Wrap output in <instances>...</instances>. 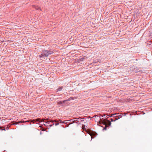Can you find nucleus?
<instances>
[{
	"mask_svg": "<svg viewBox=\"0 0 152 152\" xmlns=\"http://www.w3.org/2000/svg\"><path fill=\"white\" fill-rule=\"evenodd\" d=\"M64 102H65V101H61V102H59V103H61V104H62V103H64Z\"/></svg>",
	"mask_w": 152,
	"mask_h": 152,
	"instance_id": "nucleus-9",
	"label": "nucleus"
},
{
	"mask_svg": "<svg viewBox=\"0 0 152 152\" xmlns=\"http://www.w3.org/2000/svg\"><path fill=\"white\" fill-rule=\"evenodd\" d=\"M85 125H83L82 129H83V130H84V129H85Z\"/></svg>",
	"mask_w": 152,
	"mask_h": 152,
	"instance_id": "nucleus-8",
	"label": "nucleus"
},
{
	"mask_svg": "<svg viewBox=\"0 0 152 152\" xmlns=\"http://www.w3.org/2000/svg\"><path fill=\"white\" fill-rule=\"evenodd\" d=\"M4 130H5V129H4Z\"/></svg>",
	"mask_w": 152,
	"mask_h": 152,
	"instance_id": "nucleus-15",
	"label": "nucleus"
},
{
	"mask_svg": "<svg viewBox=\"0 0 152 152\" xmlns=\"http://www.w3.org/2000/svg\"><path fill=\"white\" fill-rule=\"evenodd\" d=\"M23 122L22 121H18V122H14L12 124L14 125V124H18L20 123H22ZM23 122H24V121Z\"/></svg>",
	"mask_w": 152,
	"mask_h": 152,
	"instance_id": "nucleus-5",
	"label": "nucleus"
},
{
	"mask_svg": "<svg viewBox=\"0 0 152 152\" xmlns=\"http://www.w3.org/2000/svg\"><path fill=\"white\" fill-rule=\"evenodd\" d=\"M52 126V125H50V126Z\"/></svg>",
	"mask_w": 152,
	"mask_h": 152,
	"instance_id": "nucleus-14",
	"label": "nucleus"
},
{
	"mask_svg": "<svg viewBox=\"0 0 152 152\" xmlns=\"http://www.w3.org/2000/svg\"><path fill=\"white\" fill-rule=\"evenodd\" d=\"M90 135L91 136V138H92V135H91V134H90Z\"/></svg>",
	"mask_w": 152,
	"mask_h": 152,
	"instance_id": "nucleus-13",
	"label": "nucleus"
},
{
	"mask_svg": "<svg viewBox=\"0 0 152 152\" xmlns=\"http://www.w3.org/2000/svg\"><path fill=\"white\" fill-rule=\"evenodd\" d=\"M40 119L39 118H37V119H36V120H33L32 121V122H33V123H34L35 122H36V121H40Z\"/></svg>",
	"mask_w": 152,
	"mask_h": 152,
	"instance_id": "nucleus-6",
	"label": "nucleus"
},
{
	"mask_svg": "<svg viewBox=\"0 0 152 152\" xmlns=\"http://www.w3.org/2000/svg\"><path fill=\"white\" fill-rule=\"evenodd\" d=\"M51 53L47 50H45L42 51V54L39 56V57L41 58L42 56H45L46 57L48 56L49 55H50Z\"/></svg>",
	"mask_w": 152,
	"mask_h": 152,
	"instance_id": "nucleus-1",
	"label": "nucleus"
},
{
	"mask_svg": "<svg viewBox=\"0 0 152 152\" xmlns=\"http://www.w3.org/2000/svg\"><path fill=\"white\" fill-rule=\"evenodd\" d=\"M33 6L34 8H35L37 10H38L39 9L40 10H41L40 9V7H38L37 6H35V5H33Z\"/></svg>",
	"mask_w": 152,
	"mask_h": 152,
	"instance_id": "nucleus-3",
	"label": "nucleus"
},
{
	"mask_svg": "<svg viewBox=\"0 0 152 152\" xmlns=\"http://www.w3.org/2000/svg\"><path fill=\"white\" fill-rule=\"evenodd\" d=\"M59 124V123H56V124H55V125L56 126H57Z\"/></svg>",
	"mask_w": 152,
	"mask_h": 152,
	"instance_id": "nucleus-11",
	"label": "nucleus"
},
{
	"mask_svg": "<svg viewBox=\"0 0 152 152\" xmlns=\"http://www.w3.org/2000/svg\"><path fill=\"white\" fill-rule=\"evenodd\" d=\"M105 126H106L107 125L110 126L111 124V123L109 121L107 120V123H105Z\"/></svg>",
	"mask_w": 152,
	"mask_h": 152,
	"instance_id": "nucleus-4",
	"label": "nucleus"
},
{
	"mask_svg": "<svg viewBox=\"0 0 152 152\" xmlns=\"http://www.w3.org/2000/svg\"><path fill=\"white\" fill-rule=\"evenodd\" d=\"M52 121V120H51V121H50V122H53V121Z\"/></svg>",
	"mask_w": 152,
	"mask_h": 152,
	"instance_id": "nucleus-12",
	"label": "nucleus"
},
{
	"mask_svg": "<svg viewBox=\"0 0 152 152\" xmlns=\"http://www.w3.org/2000/svg\"><path fill=\"white\" fill-rule=\"evenodd\" d=\"M48 119H48V118L42 119V120H40V121H39V122H41L42 121H43L44 122H45L46 123H47L48 124H49L50 123V121H47Z\"/></svg>",
	"mask_w": 152,
	"mask_h": 152,
	"instance_id": "nucleus-2",
	"label": "nucleus"
},
{
	"mask_svg": "<svg viewBox=\"0 0 152 152\" xmlns=\"http://www.w3.org/2000/svg\"><path fill=\"white\" fill-rule=\"evenodd\" d=\"M62 87H61L59 88H58L57 89L58 91H60L62 90Z\"/></svg>",
	"mask_w": 152,
	"mask_h": 152,
	"instance_id": "nucleus-7",
	"label": "nucleus"
},
{
	"mask_svg": "<svg viewBox=\"0 0 152 152\" xmlns=\"http://www.w3.org/2000/svg\"><path fill=\"white\" fill-rule=\"evenodd\" d=\"M116 120L113 121L112 119H111V121H112V122H113V121H115Z\"/></svg>",
	"mask_w": 152,
	"mask_h": 152,
	"instance_id": "nucleus-10",
	"label": "nucleus"
}]
</instances>
